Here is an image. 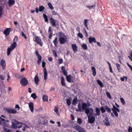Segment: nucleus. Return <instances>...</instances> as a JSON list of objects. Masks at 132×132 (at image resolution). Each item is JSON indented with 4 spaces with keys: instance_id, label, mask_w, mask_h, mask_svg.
Segmentation results:
<instances>
[{
    "instance_id": "25",
    "label": "nucleus",
    "mask_w": 132,
    "mask_h": 132,
    "mask_svg": "<svg viewBox=\"0 0 132 132\" xmlns=\"http://www.w3.org/2000/svg\"><path fill=\"white\" fill-rule=\"evenodd\" d=\"M15 3V1L14 0H8V4L9 6H12Z\"/></svg>"
},
{
    "instance_id": "55",
    "label": "nucleus",
    "mask_w": 132,
    "mask_h": 132,
    "mask_svg": "<svg viewBox=\"0 0 132 132\" xmlns=\"http://www.w3.org/2000/svg\"><path fill=\"white\" fill-rule=\"evenodd\" d=\"M20 107L18 105L16 104L15 105V109H17L18 110H19L20 109Z\"/></svg>"
},
{
    "instance_id": "41",
    "label": "nucleus",
    "mask_w": 132,
    "mask_h": 132,
    "mask_svg": "<svg viewBox=\"0 0 132 132\" xmlns=\"http://www.w3.org/2000/svg\"><path fill=\"white\" fill-rule=\"evenodd\" d=\"M31 97H32L34 99H35L36 98L37 96L35 93H34L31 95Z\"/></svg>"
},
{
    "instance_id": "31",
    "label": "nucleus",
    "mask_w": 132,
    "mask_h": 132,
    "mask_svg": "<svg viewBox=\"0 0 132 132\" xmlns=\"http://www.w3.org/2000/svg\"><path fill=\"white\" fill-rule=\"evenodd\" d=\"M116 66L117 67L118 71L119 72H121V71L120 70V65L118 63H117L116 64Z\"/></svg>"
},
{
    "instance_id": "19",
    "label": "nucleus",
    "mask_w": 132,
    "mask_h": 132,
    "mask_svg": "<svg viewBox=\"0 0 132 132\" xmlns=\"http://www.w3.org/2000/svg\"><path fill=\"white\" fill-rule=\"evenodd\" d=\"M51 27H50L49 28V29L48 30V31L49 33L48 37L50 39H51V38L53 36L52 31L51 29Z\"/></svg>"
},
{
    "instance_id": "7",
    "label": "nucleus",
    "mask_w": 132,
    "mask_h": 132,
    "mask_svg": "<svg viewBox=\"0 0 132 132\" xmlns=\"http://www.w3.org/2000/svg\"><path fill=\"white\" fill-rule=\"evenodd\" d=\"M93 110L92 108H87L85 111V113L88 116V114L92 115L94 114Z\"/></svg>"
},
{
    "instance_id": "32",
    "label": "nucleus",
    "mask_w": 132,
    "mask_h": 132,
    "mask_svg": "<svg viewBox=\"0 0 132 132\" xmlns=\"http://www.w3.org/2000/svg\"><path fill=\"white\" fill-rule=\"evenodd\" d=\"M57 37H56L55 38L54 40L53 41V42L54 43L55 46L56 47L57 46V44L58 43L57 42Z\"/></svg>"
},
{
    "instance_id": "1",
    "label": "nucleus",
    "mask_w": 132,
    "mask_h": 132,
    "mask_svg": "<svg viewBox=\"0 0 132 132\" xmlns=\"http://www.w3.org/2000/svg\"><path fill=\"white\" fill-rule=\"evenodd\" d=\"M60 43L61 44H63L67 42V38L66 36L62 33H60V36L59 38Z\"/></svg>"
},
{
    "instance_id": "30",
    "label": "nucleus",
    "mask_w": 132,
    "mask_h": 132,
    "mask_svg": "<svg viewBox=\"0 0 132 132\" xmlns=\"http://www.w3.org/2000/svg\"><path fill=\"white\" fill-rule=\"evenodd\" d=\"M104 108L107 112L111 113V109L109 108L108 106H105L104 107Z\"/></svg>"
},
{
    "instance_id": "36",
    "label": "nucleus",
    "mask_w": 132,
    "mask_h": 132,
    "mask_svg": "<svg viewBox=\"0 0 132 132\" xmlns=\"http://www.w3.org/2000/svg\"><path fill=\"white\" fill-rule=\"evenodd\" d=\"M59 108L56 107L54 108V111L58 115H59V112L58 111Z\"/></svg>"
},
{
    "instance_id": "54",
    "label": "nucleus",
    "mask_w": 132,
    "mask_h": 132,
    "mask_svg": "<svg viewBox=\"0 0 132 132\" xmlns=\"http://www.w3.org/2000/svg\"><path fill=\"white\" fill-rule=\"evenodd\" d=\"M53 53L55 57H56L57 56V53L55 50H53Z\"/></svg>"
},
{
    "instance_id": "29",
    "label": "nucleus",
    "mask_w": 132,
    "mask_h": 132,
    "mask_svg": "<svg viewBox=\"0 0 132 132\" xmlns=\"http://www.w3.org/2000/svg\"><path fill=\"white\" fill-rule=\"evenodd\" d=\"M61 83L62 85L63 86H65V84L64 83V78L63 77H62L61 78Z\"/></svg>"
},
{
    "instance_id": "34",
    "label": "nucleus",
    "mask_w": 132,
    "mask_h": 132,
    "mask_svg": "<svg viewBox=\"0 0 132 132\" xmlns=\"http://www.w3.org/2000/svg\"><path fill=\"white\" fill-rule=\"evenodd\" d=\"M97 81L98 84L101 87H103V84L101 81L98 80H97Z\"/></svg>"
},
{
    "instance_id": "12",
    "label": "nucleus",
    "mask_w": 132,
    "mask_h": 132,
    "mask_svg": "<svg viewBox=\"0 0 132 132\" xmlns=\"http://www.w3.org/2000/svg\"><path fill=\"white\" fill-rule=\"evenodd\" d=\"M6 111L9 113L15 114L17 113V111L14 109H7Z\"/></svg>"
},
{
    "instance_id": "15",
    "label": "nucleus",
    "mask_w": 132,
    "mask_h": 132,
    "mask_svg": "<svg viewBox=\"0 0 132 132\" xmlns=\"http://www.w3.org/2000/svg\"><path fill=\"white\" fill-rule=\"evenodd\" d=\"M66 79L67 81L69 82H72L73 81V77L70 75L67 76Z\"/></svg>"
},
{
    "instance_id": "57",
    "label": "nucleus",
    "mask_w": 132,
    "mask_h": 132,
    "mask_svg": "<svg viewBox=\"0 0 132 132\" xmlns=\"http://www.w3.org/2000/svg\"><path fill=\"white\" fill-rule=\"evenodd\" d=\"M10 76L9 74H7V80L8 82H9V80L10 79Z\"/></svg>"
},
{
    "instance_id": "8",
    "label": "nucleus",
    "mask_w": 132,
    "mask_h": 132,
    "mask_svg": "<svg viewBox=\"0 0 132 132\" xmlns=\"http://www.w3.org/2000/svg\"><path fill=\"white\" fill-rule=\"evenodd\" d=\"M35 42L37 44H39L40 46H42L43 43L41 41L40 37H39L36 36L35 37Z\"/></svg>"
},
{
    "instance_id": "52",
    "label": "nucleus",
    "mask_w": 132,
    "mask_h": 132,
    "mask_svg": "<svg viewBox=\"0 0 132 132\" xmlns=\"http://www.w3.org/2000/svg\"><path fill=\"white\" fill-rule=\"evenodd\" d=\"M77 122L78 123L80 124L82 122V120L80 118H78L77 120Z\"/></svg>"
},
{
    "instance_id": "14",
    "label": "nucleus",
    "mask_w": 132,
    "mask_h": 132,
    "mask_svg": "<svg viewBox=\"0 0 132 132\" xmlns=\"http://www.w3.org/2000/svg\"><path fill=\"white\" fill-rule=\"evenodd\" d=\"M34 79L35 83L36 85H38L40 80V79L38 77V74H37L35 75L34 77Z\"/></svg>"
},
{
    "instance_id": "38",
    "label": "nucleus",
    "mask_w": 132,
    "mask_h": 132,
    "mask_svg": "<svg viewBox=\"0 0 132 132\" xmlns=\"http://www.w3.org/2000/svg\"><path fill=\"white\" fill-rule=\"evenodd\" d=\"M43 16L45 20V22H47L48 21V19L47 16L45 14H43Z\"/></svg>"
},
{
    "instance_id": "23",
    "label": "nucleus",
    "mask_w": 132,
    "mask_h": 132,
    "mask_svg": "<svg viewBox=\"0 0 132 132\" xmlns=\"http://www.w3.org/2000/svg\"><path fill=\"white\" fill-rule=\"evenodd\" d=\"M91 70L92 72V74L94 76H95L96 75V69L94 67H91Z\"/></svg>"
},
{
    "instance_id": "49",
    "label": "nucleus",
    "mask_w": 132,
    "mask_h": 132,
    "mask_svg": "<svg viewBox=\"0 0 132 132\" xmlns=\"http://www.w3.org/2000/svg\"><path fill=\"white\" fill-rule=\"evenodd\" d=\"M106 94L108 97L110 99L111 98V96L109 92H106Z\"/></svg>"
},
{
    "instance_id": "43",
    "label": "nucleus",
    "mask_w": 132,
    "mask_h": 132,
    "mask_svg": "<svg viewBox=\"0 0 132 132\" xmlns=\"http://www.w3.org/2000/svg\"><path fill=\"white\" fill-rule=\"evenodd\" d=\"M120 100L122 104L124 105L125 104V102L124 99L123 98H120Z\"/></svg>"
},
{
    "instance_id": "63",
    "label": "nucleus",
    "mask_w": 132,
    "mask_h": 132,
    "mask_svg": "<svg viewBox=\"0 0 132 132\" xmlns=\"http://www.w3.org/2000/svg\"><path fill=\"white\" fill-rule=\"evenodd\" d=\"M45 63L44 62H43L42 63V65L43 68H44L45 66Z\"/></svg>"
},
{
    "instance_id": "17",
    "label": "nucleus",
    "mask_w": 132,
    "mask_h": 132,
    "mask_svg": "<svg viewBox=\"0 0 132 132\" xmlns=\"http://www.w3.org/2000/svg\"><path fill=\"white\" fill-rule=\"evenodd\" d=\"M72 49L75 53H76L77 51V47L76 45L75 44H72L71 45Z\"/></svg>"
},
{
    "instance_id": "53",
    "label": "nucleus",
    "mask_w": 132,
    "mask_h": 132,
    "mask_svg": "<svg viewBox=\"0 0 132 132\" xmlns=\"http://www.w3.org/2000/svg\"><path fill=\"white\" fill-rule=\"evenodd\" d=\"M88 22V20H87L85 19L84 20V23L85 27H87V23Z\"/></svg>"
},
{
    "instance_id": "4",
    "label": "nucleus",
    "mask_w": 132,
    "mask_h": 132,
    "mask_svg": "<svg viewBox=\"0 0 132 132\" xmlns=\"http://www.w3.org/2000/svg\"><path fill=\"white\" fill-rule=\"evenodd\" d=\"M15 124L16 125L18 126L17 128H18L20 129L21 128H23L22 129L23 131H24L26 128H27V126L25 124L20 123L16 121H15Z\"/></svg>"
},
{
    "instance_id": "39",
    "label": "nucleus",
    "mask_w": 132,
    "mask_h": 132,
    "mask_svg": "<svg viewBox=\"0 0 132 132\" xmlns=\"http://www.w3.org/2000/svg\"><path fill=\"white\" fill-rule=\"evenodd\" d=\"M77 98H75L73 100L72 104L74 105L75 104L77 103Z\"/></svg>"
},
{
    "instance_id": "47",
    "label": "nucleus",
    "mask_w": 132,
    "mask_h": 132,
    "mask_svg": "<svg viewBox=\"0 0 132 132\" xmlns=\"http://www.w3.org/2000/svg\"><path fill=\"white\" fill-rule=\"evenodd\" d=\"M78 111H79L81 112L82 111V109L81 108V105L80 103H79L78 104Z\"/></svg>"
},
{
    "instance_id": "45",
    "label": "nucleus",
    "mask_w": 132,
    "mask_h": 132,
    "mask_svg": "<svg viewBox=\"0 0 132 132\" xmlns=\"http://www.w3.org/2000/svg\"><path fill=\"white\" fill-rule=\"evenodd\" d=\"M77 35L78 37L81 38H83L82 34L80 32L78 33Z\"/></svg>"
},
{
    "instance_id": "18",
    "label": "nucleus",
    "mask_w": 132,
    "mask_h": 132,
    "mask_svg": "<svg viewBox=\"0 0 132 132\" xmlns=\"http://www.w3.org/2000/svg\"><path fill=\"white\" fill-rule=\"evenodd\" d=\"M88 40L89 42L90 43H91L92 42L95 43L96 42V39L95 37H90L89 38Z\"/></svg>"
},
{
    "instance_id": "28",
    "label": "nucleus",
    "mask_w": 132,
    "mask_h": 132,
    "mask_svg": "<svg viewBox=\"0 0 132 132\" xmlns=\"http://www.w3.org/2000/svg\"><path fill=\"white\" fill-rule=\"evenodd\" d=\"M42 99L44 101H47V96L45 95H43L42 97Z\"/></svg>"
},
{
    "instance_id": "24",
    "label": "nucleus",
    "mask_w": 132,
    "mask_h": 132,
    "mask_svg": "<svg viewBox=\"0 0 132 132\" xmlns=\"http://www.w3.org/2000/svg\"><path fill=\"white\" fill-rule=\"evenodd\" d=\"M96 114H95V115H98L99 116L100 115V111L99 109L98 108H96L95 109Z\"/></svg>"
},
{
    "instance_id": "10",
    "label": "nucleus",
    "mask_w": 132,
    "mask_h": 132,
    "mask_svg": "<svg viewBox=\"0 0 132 132\" xmlns=\"http://www.w3.org/2000/svg\"><path fill=\"white\" fill-rule=\"evenodd\" d=\"M87 116L88 117V122L90 123H93L95 120V117L93 116L90 117L89 116Z\"/></svg>"
},
{
    "instance_id": "59",
    "label": "nucleus",
    "mask_w": 132,
    "mask_h": 132,
    "mask_svg": "<svg viewBox=\"0 0 132 132\" xmlns=\"http://www.w3.org/2000/svg\"><path fill=\"white\" fill-rule=\"evenodd\" d=\"M128 131L129 132H132V128L131 127H128Z\"/></svg>"
},
{
    "instance_id": "48",
    "label": "nucleus",
    "mask_w": 132,
    "mask_h": 132,
    "mask_svg": "<svg viewBox=\"0 0 132 132\" xmlns=\"http://www.w3.org/2000/svg\"><path fill=\"white\" fill-rule=\"evenodd\" d=\"M3 129L5 132H10V130L9 129H7V128L5 127H3Z\"/></svg>"
},
{
    "instance_id": "9",
    "label": "nucleus",
    "mask_w": 132,
    "mask_h": 132,
    "mask_svg": "<svg viewBox=\"0 0 132 132\" xmlns=\"http://www.w3.org/2000/svg\"><path fill=\"white\" fill-rule=\"evenodd\" d=\"M74 128L75 129H77L79 132H85L84 129L79 126L77 125L75 126Z\"/></svg>"
},
{
    "instance_id": "58",
    "label": "nucleus",
    "mask_w": 132,
    "mask_h": 132,
    "mask_svg": "<svg viewBox=\"0 0 132 132\" xmlns=\"http://www.w3.org/2000/svg\"><path fill=\"white\" fill-rule=\"evenodd\" d=\"M52 13L53 15H57V13L54 11H52Z\"/></svg>"
},
{
    "instance_id": "16",
    "label": "nucleus",
    "mask_w": 132,
    "mask_h": 132,
    "mask_svg": "<svg viewBox=\"0 0 132 132\" xmlns=\"http://www.w3.org/2000/svg\"><path fill=\"white\" fill-rule=\"evenodd\" d=\"M28 105L31 111L32 112H33L34 110V105L33 103L31 102H30L28 104Z\"/></svg>"
},
{
    "instance_id": "50",
    "label": "nucleus",
    "mask_w": 132,
    "mask_h": 132,
    "mask_svg": "<svg viewBox=\"0 0 132 132\" xmlns=\"http://www.w3.org/2000/svg\"><path fill=\"white\" fill-rule=\"evenodd\" d=\"M2 8V7L0 6V18L1 17L3 13Z\"/></svg>"
},
{
    "instance_id": "56",
    "label": "nucleus",
    "mask_w": 132,
    "mask_h": 132,
    "mask_svg": "<svg viewBox=\"0 0 132 132\" xmlns=\"http://www.w3.org/2000/svg\"><path fill=\"white\" fill-rule=\"evenodd\" d=\"M21 35L25 39L27 38V37L26 36V35L24 34L23 32H22L21 33Z\"/></svg>"
},
{
    "instance_id": "5",
    "label": "nucleus",
    "mask_w": 132,
    "mask_h": 132,
    "mask_svg": "<svg viewBox=\"0 0 132 132\" xmlns=\"http://www.w3.org/2000/svg\"><path fill=\"white\" fill-rule=\"evenodd\" d=\"M20 83L22 86H25L28 84V81L26 78L24 77L21 79Z\"/></svg>"
},
{
    "instance_id": "20",
    "label": "nucleus",
    "mask_w": 132,
    "mask_h": 132,
    "mask_svg": "<svg viewBox=\"0 0 132 132\" xmlns=\"http://www.w3.org/2000/svg\"><path fill=\"white\" fill-rule=\"evenodd\" d=\"M11 29L10 28H7L4 31V33L6 36L9 35Z\"/></svg>"
},
{
    "instance_id": "33",
    "label": "nucleus",
    "mask_w": 132,
    "mask_h": 132,
    "mask_svg": "<svg viewBox=\"0 0 132 132\" xmlns=\"http://www.w3.org/2000/svg\"><path fill=\"white\" fill-rule=\"evenodd\" d=\"M86 7L89 9H92L95 8V4H94L91 6H86Z\"/></svg>"
},
{
    "instance_id": "11",
    "label": "nucleus",
    "mask_w": 132,
    "mask_h": 132,
    "mask_svg": "<svg viewBox=\"0 0 132 132\" xmlns=\"http://www.w3.org/2000/svg\"><path fill=\"white\" fill-rule=\"evenodd\" d=\"M36 54L37 56V58L38 59L37 61V64H39L40 63L42 58V57L39 54L38 52L37 51H36Z\"/></svg>"
},
{
    "instance_id": "42",
    "label": "nucleus",
    "mask_w": 132,
    "mask_h": 132,
    "mask_svg": "<svg viewBox=\"0 0 132 132\" xmlns=\"http://www.w3.org/2000/svg\"><path fill=\"white\" fill-rule=\"evenodd\" d=\"M125 79L126 81L127 80V78L126 77L124 76L120 78V79L121 81H124Z\"/></svg>"
},
{
    "instance_id": "51",
    "label": "nucleus",
    "mask_w": 132,
    "mask_h": 132,
    "mask_svg": "<svg viewBox=\"0 0 132 132\" xmlns=\"http://www.w3.org/2000/svg\"><path fill=\"white\" fill-rule=\"evenodd\" d=\"M67 105L68 106H70L71 104V101L69 99H67Z\"/></svg>"
},
{
    "instance_id": "62",
    "label": "nucleus",
    "mask_w": 132,
    "mask_h": 132,
    "mask_svg": "<svg viewBox=\"0 0 132 132\" xmlns=\"http://www.w3.org/2000/svg\"><path fill=\"white\" fill-rule=\"evenodd\" d=\"M128 57H129L130 59L132 61V53H131L130 54V56H128Z\"/></svg>"
},
{
    "instance_id": "60",
    "label": "nucleus",
    "mask_w": 132,
    "mask_h": 132,
    "mask_svg": "<svg viewBox=\"0 0 132 132\" xmlns=\"http://www.w3.org/2000/svg\"><path fill=\"white\" fill-rule=\"evenodd\" d=\"M127 64L129 67V68L131 70L132 72V67L131 65H130L128 63H127Z\"/></svg>"
},
{
    "instance_id": "37",
    "label": "nucleus",
    "mask_w": 132,
    "mask_h": 132,
    "mask_svg": "<svg viewBox=\"0 0 132 132\" xmlns=\"http://www.w3.org/2000/svg\"><path fill=\"white\" fill-rule=\"evenodd\" d=\"M48 5L49 7L51 10H53L54 9V7L52 5L51 3L50 2L48 3Z\"/></svg>"
},
{
    "instance_id": "26",
    "label": "nucleus",
    "mask_w": 132,
    "mask_h": 132,
    "mask_svg": "<svg viewBox=\"0 0 132 132\" xmlns=\"http://www.w3.org/2000/svg\"><path fill=\"white\" fill-rule=\"evenodd\" d=\"M81 46L84 50H86L87 49V47L86 44L83 43L81 44Z\"/></svg>"
},
{
    "instance_id": "6",
    "label": "nucleus",
    "mask_w": 132,
    "mask_h": 132,
    "mask_svg": "<svg viewBox=\"0 0 132 132\" xmlns=\"http://www.w3.org/2000/svg\"><path fill=\"white\" fill-rule=\"evenodd\" d=\"M113 108L112 109V110L115 116L116 117L118 116V114L117 112H119L120 110L118 108H117L114 105H113Z\"/></svg>"
},
{
    "instance_id": "44",
    "label": "nucleus",
    "mask_w": 132,
    "mask_h": 132,
    "mask_svg": "<svg viewBox=\"0 0 132 132\" xmlns=\"http://www.w3.org/2000/svg\"><path fill=\"white\" fill-rule=\"evenodd\" d=\"M100 110L101 111V112L102 113H104L105 112V110L103 107H102L100 108Z\"/></svg>"
},
{
    "instance_id": "35",
    "label": "nucleus",
    "mask_w": 132,
    "mask_h": 132,
    "mask_svg": "<svg viewBox=\"0 0 132 132\" xmlns=\"http://www.w3.org/2000/svg\"><path fill=\"white\" fill-rule=\"evenodd\" d=\"M12 127L13 128H16L18 127V126L16 125V124H15L13 122H12Z\"/></svg>"
},
{
    "instance_id": "3",
    "label": "nucleus",
    "mask_w": 132,
    "mask_h": 132,
    "mask_svg": "<svg viewBox=\"0 0 132 132\" xmlns=\"http://www.w3.org/2000/svg\"><path fill=\"white\" fill-rule=\"evenodd\" d=\"M9 121L8 120H6L0 117V124L7 127L9 126Z\"/></svg>"
},
{
    "instance_id": "64",
    "label": "nucleus",
    "mask_w": 132,
    "mask_h": 132,
    "mask_svg": "<svg viewBox=\"0 0 132 132\" xmlns=\"http://www.w3.org/2000/svg\"><path fill=\"white\" fill-rule=\"evenodd\" d=\"M48 60L49 61L51 62L53 60V58L51 57H50L48 58Z\"/></svg>"
},
{
    "instance_id": "27",
    "label": "nucleus",
    "mask_w": 132,
    "mask_h": 132,
    "mask_svg": "<svg viewBox=\"0 0 132 132\" xmlns=\"http://www.w3.org/2000/svg\"><path fill=\"white\" fill-rule=\"evenodd\" d=\"M88 106L87 104L86 103H83L82 105V109L83 110H85L87 109V108Z\"/></svg>"
},
{
    "instance_id": "2",
    "label": "nucleus",
    "mask_w": 132,
    "mask_h": 132,
    "mask_svg": "<svg viewBox=\"0 0 132 132\" xmlns=\"http://www.w3.org/2000/svg\"><path fill=\"white\" fill-rule=\"evenodd\" d=\"M17 46V43L16 42H14L11 44V46L8 48L7 49V54L8 56L9 55L10 52L15 48Z\"/></svg>"
},
{
    "instance_id": "13",
    "label": "nucleus",
    "mask_w": 132,
    "mask_h": 132,
    "mask_svg": "<svg viewBox=\"0 0 132 132\" xmlns=\"http://www.w3.org/2000/svg\"><path fill=\"white\" fill-rule=\"evenodd\" d=\"M0 64L2 67V70H5L6 64L5 61L3 60H1L0 61Z\"/></svg>"
},
{
    "instance_id": "46",
    "label": "nucleus",
    "mask_w": 132,
    "mask_h": 132,
    "mask_svg": "<svg viewBox=\"0 0 132 132\" xmlns=\"http://www.w3.org/2000/svg\"><path fill=\"white\" fill-rule=\"evenodd\" d=\"M5 78V76L3 75H0V78L1 80H3Z\"/></svg>"
},
{
    "instance_id": "21",
    "label": "nucleus",
    "mask_w": 132,
    "mask_h": 132,
    "mask_svg": "<svg viewBox=\"0 0 132 132\" xmlns=\"http://www.w3.org/2000/svg\"><path fill=\"white\" fill-rule=\"evenodd\" d=\"M50 21L52 25L53 26H56V23L54 20L51 17L50 18Z\"/></svg>"
},
{
    "instance_id": "22",
    "label": "nucleus",
    "mask_w": 132,
    "mask_h": 132,
    "mask_svg": "<svg viewBox=\"0 0 132 132\" xmlns=\"http://www.w3.org/2000/svg\"><path fill=\"white\" fill-rule=\"evenodd\" d=\"M44 79L46 80L47 77V73L46 70L45 68H44L43 69Z\"/></svg>"
},
{
    "instance_id": "40",
    "label": "nucleus",
    "mask_w": 132,
    "mask_h": 132,
    "mask_svg": "<svg viewBox=\"0 0 132 132\" xmlns=\"http://www.w3.org/2000/svg\"><path fill=\"white\" fill-rule=\"evenodd\" d=\"M44 9L45 8L43 6H41L39 7V10L40 12H42L44 10Z\"/></svg>"
},
{
    "instance_id": "61",
    "label": "nucleus",
    "mask_w": 132,
    "mask_h": 132,
    "mask_svg": "<svg viewBox=\"0 0 132 132\" xmlns=\"http://www.w3.org/2000/svg\"><path fill=\"white\" fill-rule=\"evenodd\" d=\"M18 37L16 36H15V37L13 39L14 42H16L18 40Z\"/></svg>"
}]
</instances>
